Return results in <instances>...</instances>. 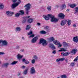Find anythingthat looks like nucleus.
Wrapping results in <instances>:
<instances>
[{
    "mask_svg": "<svg viewBox=\"0 0 78 78\" xmlns=\"http://www.w3.org/2000/svg\"><path fill=\"white\" fill-rule=\"evenodd\" d=\"M2 43L3 45H8V42L7 41H2Z\"/></svg>",
    "mask_w": 78,
    "mask_h": 78,
    "instance_id": "dca6fc26",
    "label": "nucleus"
},
{
    "mask_svg": "<svg viewBox=\"0 0 78 78\" xmlns=\"http://www.w3.org/2000/svg\"><path fill=\"white\" fill-rule=\"evenodd\" d=\"M26 60L25 59V58H24L23 59H22V61L23 62H25L26 61Z\"/></svg>",
    "mask_w": 78,
    "mask_h": 78,
    "instance_id": "09e8293b",
    "label": "nucleus"
},
{
    "mask_svg": "<svg viewBox=\"0 0 78 78\" xmlns=\"http://www.w3.org/2000/svg\"><path fill=\"white\" fill-rule=\"evenodd\" d=\"M48 16L51 19V21L52 22H57L58 21V19L55 18V16L50 14H48Z\"/></svg>",
    "mask_w": 78,
    "mask_h": 78,
    "instance_id": "f257e3e1",
    "label": "nucleus"
},
{
    "mask_svg": "<svg viewBox=\"0 0 78 78\" xmlns=\"http://www.w3.org/2000/svg\"><path fill=\"white\" fill-rule=\"evenodd\" d=\"M66 50L64 49L63 48H61V49L58 50L59 51H66Z\"/></svg>",
    "mask_w": 78,
    "mask_h": 78,
    "instance_id": "a211bd4d",
    "label": "nucleus"
},
{
    "mask_svg": "<svg viewBox=\"0 0 78 78\" xmlns=\"http://www.w3.org/2000/svg\"><path fill=\"white\" fill-rule=\"evenodd\" d=\"M31 62L32 64H34L35 63V60L33 59L31 61Z\"/></svg>",
    "mask_w": 78,
    "mask_h": 78,
    "instance_id": "58836bf2",
    "label": "nucleus"
},
{
    "mask_svg": "<svg viewBox=\"0 0 78 78\" xmlns=\"http://www.w3.org/2000/svg\"><path fill=\"white\" fill-rule=\"evenodd\" d=\"M30 73L31 74H34V73H36V71H35V69L34 68L32 67L30 69Z\"/></svg>",
    "mask_w": 78,
    "mask_h": 78,
    "instance_id": "9d476101",
    "label": "nucleus"
},
{
    "mask_svg": "<svg viewBox=\"0 0 78 78\" xmlns=\"http://www.w3.org/2000/svg\"><path fill=\"white\" fill-rule=\"evenodd\" d=\"M69 9H67V10H66V11H67V12H69Z\"/></svg>",
    "mask_w": 78,
    "mask_h": 78,
    "instance_id": "13d9d810",
    "label": "nucleus"
},
{
    "mask_svg": "<svg viewBox=\"0 0 78 78\" xmlns=\"http://www.w3.org/2000/svg\"><path fill=\"white\" fill-rule=\"evenodd\" d=\"M47 9H48V11H50L51 9V7L50 6H48Z\"/></svg>",
    "mask_w": 78,
    "mask_h": 78,
    "instance_id": "473e14b6",
    "label": "nucleus"
},
{
    "mask_svg": "<svg viewBox=\"0 0 78 78\" xmlns=\"http://www.w3.org/2000/svg\"><path fill=\"white\" fill-rule=\"evenodd\" d=\"M73 41L74 42H76V43H78V37L76 36L74 37H73Z\"/></svg>",
    "mask_w": 78,
    "mask_h": 78,
    "instance_id": "6e6552de",
    "label": "nucleus"
},
{
    "mask_svg": "<svg viewBox=\"0 0 78 78\" xmlns=\"http://www.w3.org/2000/svg\"><path fill=\"white\" fill-rule=\"evenodd\" d=\"M17 62H18L17 61H15L12 62L11 63V64H12V65H14V64H16V63H17Z\"/></svg>",
    "mask_w": 78,
    "mask_h": 78,
    "instance_id": "c756f323",
    "label": "nucleus"
},
{
    "mask_svg": "<svg viewBox=\"0 0 78 78\" xmlns=\"http://www.w3.org/2000/svg\"><path fill=\"white\" fill-rule=\"evenodd\" d=\"M67 20H66V19L65 20H63L62 21L61 23V26H63V25H64L66 24V23H67Z\"/></svg>",
    "mask_w": 78,
    "mask_h": 78,
    "instance_id": "0eeeda50",
    "label": "nucleus"
},
{
    "mask_svg": "<svg viewBox=\"0 0 78 78\" xmlns=\"http://www.w3.org/2000/svg\"><path fill=\"white\" fill-rule=\"evenodd\" d=\"M33 34V32L30 31L29 33H28V35H30V34Z\"/></svg>",
    "mask_w": 78,
    "mask_h": 78,
    "instance_id": "a19ab883",
    "label": "nucleus"
},
{
    "mask_svg": "<svg viewBox=\"0 0 78 78\" xmlns=\"http://www.w3.org/2000/svg\"><path fill=\"white\" fill-rule=\"evenodd\" d=\"M73 27H76V25L75 24H74L73 25Z\"/></svg>",
    "mask_w": 78,
    "mask_h": 78,
    "instance_id": "680f3d73",
    "label": "nucleus"
},
{
    "mask_svg": "<svg viewBox=\"0 0 78 78\" xmlns=\"http://www.w3.org/2000/svg\"><path fill=\"white\" fill-rule=\"evenodd\" d=\"M25 7L26 8L25 9L26 12V14L28 15V10L30 9V8H31V5L30 4L28 3L25 5Z\"/></svg>",
    "mask_w": 78,
    "mask_h": 78,
    "instance_id": "20e7f679",
    "label": "nucleus"
},
{
    "mask_svg": "<svg viewBox=\"0 0 78 78\" xmlns=\"http://www.w3.org/2000/svg\"><path fill=\"white\" fill-rule=\"evenodd\" d=\"M49 40L50 41L52 42V41H55V38L53 37H51L49 38Z\"/></svg>",
    "mask_w": 78,
    "mask_h": 78,
    "instance_id": "a878e982",
    "label": "nucleus"
},
{
    "mask_svg": "<svg viewBox=\"0 0 78 78\" xmlns=\"http://www.w3.org/2000/svg\"><path fill=\"white\" fill-rule=\"evenodd\" d=\"M6 14L9 17H11V14H10V11H7L6 12Z\"/></svg>",
    "mask_w": 78,
    "mask_h": 78,
    "instance_id": "4be33fe9",
    "label": "nucleus"
},
{
    "mask_svg": "<svg viewBox=\"0 0 78 78\" xmlns=\"http://www.w3.org/2000/svg\"><path fill=\"white\" fill-rule=\"evenodd\" d=\"M58 17H60L61 19H64L65 15H64L63 13H61L58 14Z\"/></svg>",
    "mask_w": 78,
    "mask_h": 78,
    "instance_id": "1a4fd4ad",
    "label": "nucleus"
},
{
    "mask_svg": "<svg viewBox=\"0 0 78 78\" xmlns=\"http://www.w3.org/2000/svg\"><path fill=\"white\" fill-rule=\"evenodd\" d=\"M56 8H58L59 7V5H56Z\"/></svg>",
    "mask_w": 78,
    "mask_h": 78,
    "instance_id": "052dcab7",
    "label": "nucleus"
},
{
    "mask_svg": "<svg viewBox=\"0 0 78 78\" xmlns=\"http://www.w3.org/2000/svg\"><path fill=\"white\" fill-rule=\"evenodd\" d=\"M61 78H67V76L65 75H62L61 76Z\"/></svg>",
    "mask_w": 78,
    "mask_h": 78,
    "instance_id": "7c9ffc66",
    "label": "nucleus"
},
{
    "mask_svg": "<svg viewBox=\"0 0 78 78\" xmlns=\"http://www.w3.org/2000/svg\"><path fill=\"white\" fill-rule=\"evenodd\" d=\"M75 66V64L74 63H71L70 64V66L71 67H73V66Z\"/></svg>",
    "mask_w": 78,
    "mask_h": 78,
    "instance_id": "37998d69",
    "label": "nucleus"
},
{
    "mask_svg": "<svg viewBox=\"0 0 78 78\" xmlns=\"http://www.w3.org/2000/svg\"><path fill=\"white\" fill-rule=\"evenodd\" d=\"M28 18H29V17H30V16H29L27 17Z\"/></svg>",
    "mask_w": 78,
    "mask_h": 78,
    "instance_id": "338daca9",
    "label": "nucleus"
},
{
    "mask_svg": "<svg viewBox=\"0 0 78 78\" xmlns=\"http://www.w3.org/2000/svg\"><path fill=\"white\" fill-rule=\"evenodd\" d=\"M5 54V53L3 52H0V55H4Z\"/></svg>",
    "mask_w": 78,
    "mask_h": 78,
    "instance_id": "3c124183",
    "label": "nucleus"
},
{
    "mask_svg": "<svg viewBox=\"0 0 78 78\" xmlns=\"http://www.w3.org/2000/svg\"><path fill=\"white\" fill-rule=\"evenodd\" d=\"M49 47L50 48H51L52 50H55V49H56V48L54 46V45L53 44H50L49 45Z\"/></svg>",
    "mask_w": 78,
    "mask_h": 78,
    "instance_id": "9b49d317",
    "label": "nucleus"
},
{
    "mask_svg": "<svg viewBox=\"0 0 78 78\" xmlns=\"http://www.w3.org/2000/svg\"><path fill=\"white\" fill-rule=\"evenodd\" d=\"M28 73V69H27L26 70L24 71V74L25 75L27 74Z\"/></svg>",
    "mask_w": 78,
    "mask_h": 78,
    "instance_id": "72a5a7b5",
    "label": "nucleus"
},
{
    "mask_svg": "<svg viewBox=\"0 0 78 78\" xmlns=\"http://www.w3.org/2000/svg\"><path fill=\"white\" fill-rule=\"evenodd\" d=\"M4 66H8L9 65L8 63H6L4 64Z\"/></svg>",
    "mask_w": 78,
    "mask_h": 78,
    "instance_id": "ea45409f",
    "label": "nucleus"
},
{
    "mask_svg": "<svg viewBox=\"0 0 78 78\" xmlns=\"http://www.w3.org/2000/svg\"><path fill=\"white\" fill-rule=\"evenodd\" d=\"M61 55H62V56H66V53H61Z\"/></svg>",
    "mask_w": 78,
    "mask_h": 78,
    "instance_id": "4c0bfd02",
    "label": "nucleus"
},
{
    "mask_svg": "<svg viewBox=\"0 0 78 78\" xmlns=\"http://www.w3.org/2000/svg\"><path fill=\"white\" fill-rule=\"evenodd\" d=\"M38 39V37L36 36L33 38L31 40V42L32 43H35L36 42L37 40Z\"/></svg>",
    "mask_w": 78,
    "mask_h": 78,
    "instance_id": "423d86ee",
    "label": "nucleus"
},
{
    "mask_svg": "<svg viewBox=\"0 0 78 78\" xmlns=\"http://www.w3.org/2000/svg\"><path fill=\"white\" fill-rule=\"evenodd\" d=\"M65 61L66 63H68V59H65Z\"/></svg>",
    "mask_w": 78,
    "mask_h": 78,
    "instance_id": "603ef678",
    "label": "nucleus"
},
{
    "mask_svg": "<svg viewBox=\"0 0 78 78\" xmlns=\"http://www.w3.org/2000/svg\"><path fill=\"white\" fill-rule=\"evenodd\" d=\"M31 27V25L30 24H29L27 25L26 27V30H29Z\"/></svg>",
    "mask_w": 78,
    "mask_h": 78,
    "instance_id": "4468645a",
    "label": "nucleus"
},
{
    "mask_svg": "<svg viewBox=\"0 0 78 78\" xmlns=\"http://www.w3.org/2000/svg\"><path fill=\"white\" fill-rule=\"evenodd\" d=\"M16 31H20L21 30L20 28L19 27H16Z\"/></svg>",
    "mask_w": 78,
    "mask_h": 78,
    "instance_id": "c85d7f7f",
    "label": "nucleus"
},
{
    "mask_svg": "<svg viewBox=\"0 0 78 78\" xmlns=\"http://www.w3.org/2000/svg\"><path fill=\"white\" fill-rule=\"evenodd\" d=\"M78 61V58H75L74 60V61Z\"/></svg>",
    "mask_w": 78,
    "mask_h": 78,
    "instance_id": "6e6d98bb",
    "label": "nucleus"
},
{
    "mask_svg": "<svg viewBox=\"0 0 78 78\" xmlns=\"http://www.w3.org/2000/svg\"><path fill=\"white\" fill-rule=\"evenodd\" d=\"M20 13H17L15 14V16L16 17H18L20 16Z\"/></svg>",
    "mask_w": 78,
    "mask_h": 78,
    "instance_id": "cd10ccee",
    "label": "nucleus"
},
{
    "mask_svg": "<svg viewBox=\"0 0 78 78\" xmlns=\"http://www.w3.org/2000/svg\"><path fill=\"white\" fill-rule=\"evenodd\" d=\"M66 5H62V6L61 7V8H62V9H65V8H66Z\"/></svg>",
    "mask_w": 78,
    "mask_h": 78,
    "instance_id": "2f4dec72",
    "label": "nucleus"
},
{
    "mask_svg": "<svg viewBox=\"0 0 78 78\" xmlns=\"http://www.w3.org/2000/svg\"><path fill=\"white\" fill-rule=\"evenodd\" d=\"M45 28H46V29H48V26H46L45 27Z\"/></svg>",
    "mask_w": 78,
    "mask_h": 78,
    "instance_id": "5fc2aeb1",
    "label": "nucleus"
},
{
    "mask_svg": "<svg viewBox=\"0 0 78 78\" xmlns=\"http://www.w3.org/2000/svg\"><path fill=\"white\" fill-rule=\"evenodd\" d=\"M26 21H27V19H25L23 20L22 23H25V22H26Z\"/></svg>",
    "mask_w": 78,
    "mask_h": 78,
    "instance_id": "e433bc0d",
    "label": "nucleus"
},
{
    "mask_svg": "<svg viewBox=\"0 0 78 78\" xmlns=\"http://www.w3.org/2000/svg\"><path fill=\"white\" fill-rule=\"evenodd\" d=\"M44 18L46 20H48L50 19L48 17L46 16L45 15H44L43 16Z\"/></svg>",
    "mask_w": 78,
    "mask_h": 78,
    "instance_id": "2eb2a0df",
    "label": "nucleus"
},
{
    "mask_svg": "<svg viewBox=\"0 0 78 78\" xmlns=\"http://www.w3.org/2000/svg\"><path fill=\"white\" fill-rule=\"evenodd\" d=\"M3 41L0 40V43H2H2Z\"/></svg>",
    "mask_w": 78,
    "mask_h": 78,
    "instance_id": "0e129e2a",
    "label": "nucleus"
},
{
    "mask_svg": "<svg viewBox=\"0 0 78 78\" xmlns=\"http://www.w3.org/2000/svg\"><path fill=\"white\" fill-rule=\"evenodd\" d=\"M65 54H66V56H68V55H69L70 53L69 52H66Z\"/></svg>",
    "mask_w": 78,
    "mask_h": 78,
    "instance_id": "c03bdc74",
    "label": "nucleus"
},
{
    "mask_svg": "<svg viewBox=\"0 0 78 78\" xmlns=\"http://www.w3.org/2000/svg\"><path fill=\"white\" fill-rule=\"evenodd\" d=\"M20 3H21V1H20V0H18L17 2L14 3L12 4L11 6L12 9H15V8H16V7H17V6H18V5H19Z\"/></svg>",
    "mask_w": 78,
    "mask_h": 78,
    "instance_id": "7ed1b4c3",
    "label": "nucleus"
},
{
    "mask_svg": "<svg viewBox=\"0 0 78 78\" xmlns=\"http://www.w3.org/2000/svg\"><path fill=\"white\" fill-rule=\"evenodd\" d=\"M4 8V5L2 3L0 4V9H3Z\"/></svg>",
    "mask_w": 78,
    "mask_h": 78,
    "instance_id": "aec40b11",
    "label": "nucleus"
},
{
    "mask_svg": "<svg viewBox=\"0 0 78 78\" xmlns=\"http://www.w3.org/2000/svg\"><path fill=\"white\" fill-rule=\"evenodd\" d=\"M40 34H46V32L44 30H42L40 31Z\"/></svg>",
    "mask_w": 78,
    "mask_h": 78,
    "instance_id": "bb28decb",
    "label": "nucleus"
},
{
    "mask_svg": "<svg viewBox=\"0 0 78 78\" xmlns=\"http://www.w3.org/2000/svg\"><path fill=\"white\" fill-rule=\"evenodd\" d=\"M72 20H68L67 21V24L68 26H70V25H71V22Z\"/></svg>",
    "mask_w": 78,
    "mask_h": 78,
    "instance_id": "412c9836",
    "label": "nucleus"
},
{
    "mask_svg": "<svg viewBox=\"0 0 78 78\" xmlns=\"http://www.w3.org/2000/svg\"><path fill=\"white\" fill-rule=\"evenodd\" d=\"M37 25L38 26H40V25H41V23H37Z\"/></svg>",
    "mask_w": 78,
    "mask_h": 78,
    "instance_id": "864d4df0",
    "label": "nucleus"
},
{
    "mask_svg": "<svg viewBox=\"0 0 78 78\" xmlns=\"http://www.w3.org/2000/svg\"><path fill=\"white\" fill-rule=\"evenodd\" d=\"M20 12L22 14H24V12L23 10H20Z\"/></svg>",
    "mask_w": 78,
    "mask_h": 78,
    "instance_id": "79ce46f5",
    "label": "nucleus"
},
{
    "mask_svg": "<svg viewBox=\"0 0 78 78\" xmlns=\"http://www.w3.org/2000/svg\"><path fill=\"white\" fill-rule=\"evenodd\" d=\"M26 64H30V62L27 60H26L25 62Z\"/></svg>",
    "mask_w": 78,
    "mask_h": 78,
    "instance_id": "f704fd0d",
    "label": "nucleus"
},
{
    "mask_svg": "<svg viewBox=\"0 0 78 78\" xmlns=\"http://www.w3.org/2000/svg\"><path fill=\"white\" fill-rule=\"evenodd\" d=\"M63 45L64 47H67L68 45V44L67 43L64 42L63 43Z\"/></svg>",
    "mask_w": 78,
    "mask_h": 78,
    "instance_id": "5701e85b",
    "label": "nucleus"
},
{
    "mask_svg": "<svg viewBox=\"0 0 78 78\" xmlns=\"http://www.w3.org/2000/svg\"><path fill=\"white\" fill-rule=\"evenodd\" d=\"M20 51H24V49H21L20 50Z\"/></svg>",
    "mask_w": 78,
    "mask_h": 78,
    "instance_id": "4d7b16f0",
    "label": "nucleus"
},
{
    "mask_svg": "<svg viewBox=\"0 0 78 78\" xmlns=\"http://www.w3.org/2000/svg\"><path fill=\"white\" fill-rule=\"evenodd\" d=\"M19 78H23V77H20Z\"/></svg>",
    "mask_w": 78,
    "mask_h": 78,
    "instance_id": "774afa93",
    "label": "nucleus"
},
{
    "mask_svg": "<svg viewBox=\"0 0 78 78\" xmlns=\"http://www.w3.org/2000/svg\"><path fill=\"white\" fill-rule=\"evenodd\" d=\"M17 56V58L18 59H20V58H22L23 57V55H22L20 54H18Z\"/></svg>",
    "mask_w": 78,
    "mask_h": 78,
    "instance_id": "b1692460",
    "label": "nucleus"
},
{
    "mask_svg": "<svg viewBox=\"0 0 78 78\" xmlns=\"http://www.w3.org/2000/svg\"><path fill=\"white\" fill-rule=\"evenodd\" d=\"M56 53V51L55 50H53L52 52V53L54 54H55Z\"/></svg>",
    "mask_w": 78,
    "mask_h": 78,
    "instance_id": "de8ad7c7",
    "label": "nucleus"
},
{
    "mask_svg": "<svg viewBox=\"0 0 78 78\" xmlns=\"http://www.w3.org/2000/svg\"><path fill=\"white\" fill-rule=\"evenodd\" d=\"M53 43L54 44H55V45H58L57 46L58 48H60V47H61L62 46V45L60 44V42H59V41L57 40L54 41H53Z\"/></svg>",
    "mask_w": 78,
    "mask_h": 78,
    "instance_id": "39448f33",
    "label": "nucleus"
},
{
    "mask_svg": "<svg viewBox=\"0 0 78 78\" xmlns=\"http://www.w3.org/2000/svg\"><path fill=\"white\" fill-rule=\"evenodd\" d=\"M17 0H12V2L13 3H16Z\"/></svg>",
    "mask_w": 78,
    "mask_h": 78,
    "instance_id": "8fccbe9b",
    "label": "nucleus"
},
{
    "mask_svg": "<svg viewBox=\"0 0 78 78\" xmlns=\"http://www.w3.org/2000/svg\"><path fill=\"white\" fill-rule=\"evenodd\" d=\"M22 67L23 69H25V66H22Z\"/></svg>",
    "mask_w": 78,
    "mask_h": 78,
    "instance_id": "bf43d9fd",
    "label": "nucleus"
},
{
    "mask_svg": "<svg viewBox=\"0 0 78 78\" xmlns=\"http://www.w3.org/2000/svg\"><path fill=\"white\" fill-rule=\"evenodd\" d=\"M65 59V58H59L56 59V62H59L61 61H63Z\"/></svg>",
    "mask_w": 78,
    "mask_h": 78,
    "instance_id": "f8f14e48",
    "label": "nucleus"
},
{
    "mask_svg": "<svg viewBox=\"0 0 78 78\" xmlns=\"http://www.w3.org/2000/svg\"><path fill=\"white\" fill-rule=\"evenodd\" d=\"M34 37V35L32 34L30 36V37Z\"/></svg>",
    "mask_w": 78,
    "mask_h": 78,
    "instance_id": "49530a36",
    "label": "nucleus"
},
{
    "mask_svg": "<svg viewBox=\"0 0 78 78\" xmlns=\"http://www.w3.org/2000/svg\"><path fill=\"white\" fill-rule=\"evenodd\" d=\"M33 21V19L31 18L29 19L28 20V22H29V23H31Z\"/></svg>",
    "mask_w": 78,
    "mask_h": 78,
    "instance_id": "393cba45",
    "label": "nucleus"
},
{
    "mask_svg": "<svg viewBox=\"0 0 78 78\" xmlns=\"http://www.w3.org/2000/svg\"><path fill=\"white\" fill-rule=\"evenodd\" d=\"M14 14V12L10 11V14H11V16H12V14Z\"/></svg>",
    "mask_w": 78,
    "mask_h": 78,
    "instance_id": "c9c22d12",
    "label": "nucleus"
},
{
    "mask_svg": "<svg viewBox=\"0 0 78 78\" xmlns=\"http://www.w3.org/2000/svg\"><path fill=\"white\" fill-rule=\"evenodd\" d=\"M77 51H78V50L77 49H74L72 50V51H71V53H73V54H75Z\"/></svg>",
    "mask_w": 78,
    "mask_h": 78,
    "instance_id": "ddd939ff",
    "label": "nucleus"
},
{
    "mask_svg": "<svg viewBox=\"0 0 78 78\" xmlns=\"http://www.w3.org/2000/svg\"><path fill=\"white\" fill-rule=\"evenodd\" d=\"M34 59H36V60H37V56H36V55H35L34 56Z\"/></svg>",
    "mask_w": 78,
    "mask_h": 78,
    "instance_id": "a18cd8bd",
    "label": "nucleus"
},
{
    "mask_svg": "<svg viewBox=\"0 0 78 78\" xmlns=\"http://www.w3.org/2000/svg\"><path fill=\"white\" fill-rule=\"evenodd\" d=\"M69 6L71 8H74L76 6V5H75L74 4H71Z\"/></svg>",
    "mask_w": 78,
    "mask_h": 78,
    "instance_id": "f3484780",
    "label": "nucleus"
},
{
    "mask_svg": "<svg viewBox=\"0 0 78 78\" xmlns=\"http://www.w3.org/2000/svg\"><path fill=\"white\" fill-rule=\"evenodd\" d=\"M75 9V12H74V14H77V13L78 12V7H76Z\"/></svg>",
    "mask_w": 78,
    "mask_h": 78,
    "instance_id": "6ab92c4d",
    "label": "nucleus"
},
{
    "mask_svg": "<svg viewBox=\"0 0 78 78\" xmlns=\"http://www.w3.org/2000/svg\"><path fill=\"white\" fill-rule=\"evenodd\" d=\"M20 75V73H18V76H19V75Z\"/></svg>",
    "mask_w": 78,
    "mask_h": 78,
    "instance_id": "e2e57ef3",
    "label": "nucleus"
},
{
    "mask_svg": "<svg viewBox=\"0 0 78 78\" xmlns=\"http://www.w3.org/2000/svg\"><path fill=\"white\" fill-rule=\"evenodd\" d=\"M19 48V46H17L16 47V48Z\"/></svg>",
    "mask_w": 78,
    "mask_h": 78,
    "instance_id": "69168bd1",
    "label": "nucleus"
},
{
    "mask_svg": "<svg viewBox=\"0 0 78 78\" xmlns=\"http://www.w3.org/2000/svg\"><path fill=\"white\" fill-rule=\"evenodd\" d=\"M42 44L43 46H46L48 44V43L47 42V41L45 39L41 38L40 39V42H39L38 44Z\"/></svg>",
    "mask_w": 78,
    "mask_h": 78,
    "instance_id": "f03ea898",
    "label": "nucleus"
}]
</instances>
